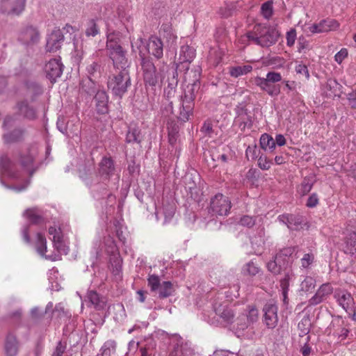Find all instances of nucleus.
<instances>
[{
    "label": "nucleus",
    "mask_w": 356,
    "mask_h": 356,
    "mask_svg": "<svg viewBox=\"0 0 356 356\" xmlns=\"http://www.w3.org/2000/svg\"><path fill=\"white\" fill-rule=\"evenodd\" d=\"M260 146L264 150L267 148L273 150L275 148V143L272 136L268 134H264L260 138Z\"/></svg>",
    "instance_id": "72a5a7b5"
},
{
    "label": "nucleus",
    "mask_w": 356,
    "mask_h": 356,
    "mask_svg": "<svg viewBox=\"0 0 356 356\" xmlns=\"http://www.w3.org/2000/svg\"><path fill=\"white\" fill-rule=\"evenodd\" d=\"M272 164V160L268 159L266 156L261 155L258 159V165L263 170L270 169Z\"/></svg>",
    "instance_id": "864d4df0"
},
{
    "label": "nucleus",
    "mask_w": 356,
    "mask_h": 356,
    "mask_svg": "<svg viewBox=\"0 0 356 356\" xmlns=\"http://www.w3.org/2000/svg\"><path fill=\"white\" fill-rule=\"evenodd\" d=\"M277 305L273 301L268 302L263 308L264 313V321L266 325L270 329L275 327L277 325Z\"/></svg>",
    "instance_id": "6e6552de"
},
{
    "label": "nucleus",
    "mask_w": 356,
    "mask_h": 356,
    "mask_svg": "<svg viewBox=\"0 0 356 356\" xmlns=\"http://www.w3.org/2000/svg\"><path fill=\"white\" fill-rule=\"evenodd\" d=\"M22 131L19 129L15 130L14 131L6 134L4 135V139L7 143H13L17 141L22 136Z\"/></svg>",
    "instance_id": "de8ad7c7"
},
{
    "label": "nucleus",
    "mask_w": 356,
    "mask_h": 356,
    "mask_svg": "<svg viewBox=\"0 0 356 356\" xmlns=\"http://www.w3.org/2000/svg\"><path fill=\"white\" fill-rule=\"evenodd\" d=\"M295 70L297 74L304 75L306 79L308 80L309 79V72L305 65L302 63L298 64L296 66Z\"/></svg>",
    "instance_id": "680f3d73"
},
{
    "label": "nucleus",
    "mask_w": 356,
    "mask_h": 356,
    "mask_svg": "<svg viewBox=\"0 0 356 356\" xmlns=\"http://www.w3.org/2000/svg\"><path fill=\"white\" fill-rule=\"evenodd\" d=\"M34 160V155L33 153L28 152L26 155L21 156L20 162L22 165L27 169L32 165Z\"/></svg>",
    "instance_id": "603ef678"
},
{
    "label": "nucleus",
    "mask_w": 356,
    "mask_h": 356,
    "mask_svg": "<svg viewBox=\"0 0 356 356\" xmlns=\"http://www.w3.org/2000/svg\"><path fill=\"white\" fill-rule=\"evenodd\" d=\"M182 105L179 110V119L183 122L188 121L193 114V102L181 99Z\"/></svg>",
    "instance_id": "4be33fe9"
},
{
    "label": "nucleus",
    "mask_w": 356,
    "mask_h": 356,
    "mask_svg": "<svg viewBox=\"0 0 356 356\" xmlns=\"http://www.w3.org/2000/svg\"><path fill=\"white\" fill-rule=\"evenodd\" d=\"M256 222V217L250 216H242L239 221L238 224L247 227H252Z\"/></svg>",
    "instance_id": "3c124183"
},
{
    "label": "nucleus",
    "mask_w": 356,
    "mask_h": 356,
    "mask_svg": "<svg viewBox=\"0 0 356 356\" xmlns=\"http://www.w3.org/2000/svg\"><path fill=\"white\" fill-rule=\"evenodd\" d=\"M18 112L24 118L33 120L36 118V111L33 106H29L26 100L20 101L17 104Z\"/></svg>",
    "instance_id": "a211bd4d"
},
{
    "label": "nucleus",
    "mask_w": 356,
    "mask_h": 356,
    "mask_svg": "<svg viewBox=\"0 0 356 356\" xmlns=\"http://www.w3.org/2000/svg\"><path fill=\"white\" fill-rule=\"evenodd\" d=\"M294 252V249L291 247L285 248L281 250L276 254V259L277 261H285L286 258H289Z\"/></svg>",
    "instance_id": "a18cd8bd"
},
{
    "label": "nucleus",
    "mask_w": 356,
    "mask_h": 356,
    "mask_svg": "<svg viewBox=\"0 0 356 356\" xmlns=\"http://www.w3.org/2000/svg\"><path fill=\"white\" fill-rule=\"evenodd\" d=\"M86 298L96 309L100 310L104 308L105 302L96 291H89L87 293Z\"/></svg>",
    "instance_id": "a878e982"
},
{
    "label": "nucleus",
    "mask_w": 356,
    "mask_h": 356,
    "mask_svg": "<svg viewBox=\"0 0 356 356\" xmlns=\"http://www.w3.org/2000/svg\"><path fill=\"white\" fill-rule=\"evenodd\" d=\"M15 164L10 160L7 156H1L0 157V168L8 176L15 177L13 172Z\"/></svg>",
    "instance_id": "c85d7f7f"
},
{
    "label": "nucleus",
    "mask_w": 356,
    "mask_h": 356,
    "mask_svg": "<svg viewBox=\"0 0 356 356\" xmlns=\"http://www.w3.org/2000/svg\"><path fill=\"white\" fill-rule=\"evenodd\" d=\"M235 124L238 125L241 131L246 128H251L252 124V118L245 111H241L234 120Z\"/></svg>",
    "instance_id": "6ab92c4d"
},
{
    "label": "nucleus",
    "mask_w": 356,
    "mask_h": 356,
    "mask_svg": "<svg viewBox=\"0 0 356 356\" xmlns=\"http://www.w3.org/2000/svg\"><path fill=\"white\" fill-rule=\"evenodd\" d=\"M163 36L166 39L168 46L171 47L176 43L177 35L170 29L165 30Z\"/></svg>",
    "instance_id": "6e6d98bb"
},
{
    "label": "nucleus",
    "mask_w": 356,
    "mask_h": 356,
    "mask_svg": "<svg viewBox=\"0 0 356 356\" xmlns=\"http://www.w3.org/2000/svg\"><path fill=\"white\" fill-rule=\"evenodd\" d=\"M260 269L252 261H249L243 267V273L245 275L254 276L259 273Z\"/></svg>",
    "instance_id": "58836bf2"
},
{
    "label": "nucleus",
    "mask_w": 356,
    "mask_h": 356,
    "mask_svg": "<svg viewBox=\"0 0 356 356\" xmlns=\"http://www.w3.org/2000/svg\"><path fill=\"white\" fill-rule=\"evenodd\" d=\"M309 325L310 323L308 318H304L298 323V328L301 331V333L300 334V336H303L309 333Z\"/></svg>",
    "instance_id": "13d9d810"
},
{
    "label": "nucleus",
    "mask_w": 356,
    "mask_h": 356,
    "mask_svg": "<svg viewBox=\"0 0 356 356\" xmlns=\"http://www.w3.org/2000/svg\"><path fill=\"white\" fill-rule=\"evenodd\" d=\"M25 0H3L1 9L8 15H19L24 9Z\"/></svg>",
    "instance_id": "f8f14e48"
},
{
    "label": "nucleus",
    "mask_w": 356,
    "mask_h": 356,
    "mask_svg": "<svg viewBox=\"0 0 356 356\" xmlns=\"http://www.w3.org/2000/svg\"><path fill=\"white\" fill-rule=\"evenodd\" d=\"M106 49L114 66L122 70L125 69L128 63L126 52L119 44V40L114 33L107 34Z\"/></svg>",
    "instance_id": "f03ea898"
},
{
    "label": "nucleus",
    "mask_w": 356,
    "mask_h": 356,
    "mask_svg": "<svg viewBox=\"0 0 356 356\" xmlns=\"http://www.w3.org/2000/svg\"><path fill=\"white\" fill-rule=\"evenodd\" d=\"M294 277L293 272L291 269H288L284 273V277L280 280V288L283 296V301L286 304L288 302V291L289 288V282Z\"/></svg>",
    "instance_id": "aec40b11"
},
{
    "label": "nucleus",
    "mask_w": 356,
    "mask_h": 356,
    "mask_svg": "<svg viewBox=\"0 0 356 356\" xmlns=\"http://www.w3.org/2000/svg\"><path fill=\"white\" fill-rule=\"evenodd\" d=\"M119 17H120L122 23L124 24L127 31L128 32H129L130 30L132 31V29H133V27L131 26L132 21H133L132 17L129 15H127L125 13H120Z\"/></svg>",
    "instance_id": "c03bdc74"
},
{
    "label": "nucleus",
    "mask_w": 356,
    "mask_h": 356,
    "mask_svg": "<svg viewBox=\"0 0 356 356\" xmlns=\"http://www.w3.org/2000/svg\"><path fill=\"white\" fill-rule=\"evenodd\" d=\"M114 170L113 161L111 158L104 157L99 163V172L109 177L113 174Z\"/></svg>",
    "instance_id": "b1692460"
},
{
    "label": "nucleus",
    "mask_w": 356,
    "mask_h": 356,
    "mask_svg": "<svg viewBox=\"0 0 356 356\" xmlns=\"http://www.w3.org/2000/svg\"><path fill=\"white\" fill-rule=\"evenodd\" d=\"M195 56V49L188 46L184 45L181 47L179 52V59L182 63H190Z\"/></svg>",
    "instance_id": "393cba45"
},
{
    "label": "nucleus",
    "mask_w": 356,
    "mask_h": 356,
    "mask_svg": "<svg viewBox=\"0 0 356 356\" xmlns=\"http://www.w3.org/2000/svg\"><path fill=\"white\" fill-rule=\"evenodd\" d=\"M286 63L285 59L281 56H273L267 61V65L272 66L273 68L279 69L282 67Z\"/></svg>",
    "instance_id": "79ce46f5"
},
{
    "label": "nucleus",
    "mask_w": 356,
    "mask_h": 356,
    "mask_svg": "<svg viewBox=\"0 0 356 356\" xmlns=\"http://www.w3.org/2000/svg\"><path fill=\"white\" fill-rule=\"evenodd\" d=\"M296 39V31L295 29H291L286 33V44L291 47L294 44Z\"/></svg>",
    "instance_id": "69168bd1"
},
{
    "label": "nucleus",
    "mask_w": 356,
    "mask_h": 356,
    "mask_svg": "<svg viewBox=\"0 0 356 356\" xmlns=\"http://www.w3.org/2000/svg\"><path fill=\"white\" fill-rule=\"evenodd\" d=\"M313 185L314 183L309 178L305 177L300 185L298 186L297 191L300 195L304 196L310 192Z\"/></svg>",
    "instance_id": "4c0bfd02"
},
{
    "label": "nucleus",
    "mask_w": 356,
    "mask_h": 356,
    "mask_svg": "<svg viewBox=\"0 0 356 356\" xmlns=\"http://www.w3.org/2000/svg\"><path fill=\"white\" fill-rule=\"evenodd\" d=\"M40 33L38 29L32 25L22 27L18 35V40L26 45H33L39 42Z\"/></svg>",
    "instance_id": "0eeeda50"
},
{
    "label": "nucleus",
    "mask_w": 356,
    "mask_h": 356,
    "mask_svg": "<svg viewBox=\"0 0 356 356\" xmlns=\"http://www.w3.org/2000/svg\"><path fill=\"white\" fill-rule=\"evenodd\" d=\"M238 42L245 47L250 43L254 44V36L253 30L247 33L246 34L241 35L238 39Z\"/></svg>",
    "instance_id": "49530a36"
},
{
    "label": "nucleus",
    "mask_w": 356,
    "mask_h": 356,
    "mask_svg": "<svg viewBox=\"0 0 356 356\" xmlns=\"http://www.w3.org/2000/svg\"><path fill=\"white\" fill-rule=\"evenodd\" d=\"M216 313L227 324L232 323L234 321V314L232 309L228 307H219L218 308H216Z\"/></svg>",
    "instance_id": "bb28decb"
},
{
    "label": "nucleus",
    "mask_w": 356,
    "mask_h": 356,
    "mask_svg": "<svg viewBox=\"0 0 356 356\" xmlns=\"http://www.w3.org/2000/svg\"><path fill=\"white\" fill-rule=\"evenodd\" d=\"M314 261V254L313 253L305 254L303 257L300 259L301 267L307 268L313 264Z\"/></svg>",
    "instance_id": "5fc2aeb1"
},
{
    "label": "nucleus",
    "mask_w": 356,
    "mask_h": 356,
    "mask_svg": "<svg viewBox=\"0 0 356 356\" xmlns=\"http://www.w3.org/2000/svg\"><path fill=\"white\" fill-rule=\"evenodd\" d=\"M49 234L53 236L52 241L55 248L60 251L62 250V232L60 228L50 227L48 230ZM64 250V249H63Z\"/></svg>",
    "instance_id": "cd10ccee"
},
{
    "label": "nucleus",
    "mask_w": 356,
    "mask_h": 356,
    "mask_svg": "<svg viewBox=\"0 0 356 356\" xmlns=\"http://www.w3.org/2000/svg\"><path fill=\"white\" fill-rule=\"evenodd\" d=\"M343 251L346 254H354L356 253V232L353 231L347 234L343 246Z\"/></svg>",
    "instance_id": "5701e85b"
},
{
    "label": "nucleus",
    "mask_w": 356,
    "mask_h": 356,
    "mask_svg": "<svg viewBox=\"0 0 356 356\" xmlns=\"http://www.w3.org/2000/svg\"><path fill=\"white\" fill-rule=\"evenodd\" d=\"M254 44L262 47H268L275 44L279 37L280 32L274 26L255 25L253 28Z\"/></svg>",
    "instance_id": "7ed1b4c3"
},
{
    "label": "nucleus",
    "mask_w": 356,
    "mask_h": 356,
    "mask_svg": "<svg viewBox=\"0 0 356 356\" xmlns=\"http://www.w3.org/2000/svg\"><path fill=\"white\" fill-rule=\"evenodd\" d=\"M198 88L199 87L197 84H188L185 89L182 99L193 102L195 97V92L197 91Z\"/></svg>",
    "instance_id": "ea45409f"
},
{
    "label": "nucleus",
    "mask_w": 356,
    "mask_h": 356,
    "mask_svg": "<svg viewBox=\"0 0 356 356\" xmlns=\"http://www.w3.org/2000/svg\"><path fill=\"white\" fill-rule=\"evenodd\" d=\"M148 53L154 56L156 58L159 59L163 55V43L161 40L154 35L149 38L147 44Z\"/></svg>",
    "instance_id": "4468645a"
},
{
    "label": "nucleus",
    "mask_w": 356,
    "mask_h": 356,
    "mask_svg": "<svg viewBox=\"0 0 356 356\" xmlns=\"http://www.w3.org/2000/svg\"><path fill=\"white\" fill-rule=\"evenodd\" d=\"M333 288L330 283H325L320 286L316 293L309 300V305H317L327 300L332 293Z\"/></svg>",
    "instance_id": "ddd939ff"
},
{
    "label": "nucleus",
    "mask_w": 356,
    "mask_h": 356,
    "mask_svg": "<svg viewBox=\"0 0 356 356\" xmlns=\"http://www.w3.org/2000/svg\"><path fill=\"white\" fill-rule=\"evenodd\" d=\"M280 222L285 224L290 229H298L302 223V218L300 216L285 213L277 217Z\"/></svg>",
    "instance_id": "dca6fc26"
},
{
    "label": "nucleus",
    "mask_w": 356,
    "mask_h": 356,
    "mask_svg": "<svg viewBox=\"0 0 356 356\" xmlns=\"http://www.w3.org/2000/svg\"><path fill=\"white\" fill-rule=\"evenodd\" d=\"M348 50L346 48H342L339 52H337L334 56V60L341 64L343 60L348 56Z\"/></svg>",
    "instance_id": "0e129e2a"
},
{
    "label": "nucleus",
    "mask_w": 356,
    "mask_h": 356,
    "mask_svg": "<svg viewBox=\"0 0 356 356\" xmlns=\"http://www.w3.org/2000/svg\"><path fill=\"white\" fill-rule=\"evenodd\" d=\"M64 36L62 31L58 29H54L47 36L46 50L49 52L58 51L63 42Z\"/></svg>",
    "instance_id": "9b49d317"
},
{
    "label": "nucleus",
    "mask_w": 356,
    "mask_h": 356,
    "mask_svg": "<svg viewBox=\"0 0 356 356\" xmlns=\"http://www.w3.org/2000/svg\"><path fill=\"white\" fill-rule=\"evenodd\" d=\"M18 341L15 335L9 334L6 339L5 352L7 356H15L18 353Z\"/></svg>",
    "instance_id": "412c9836"
},
{
    "label": "nucleus",
    "mask_w": 356,
    "mask_h": 356,
    "mask_svg": "<svg viewBox=\"0 0 356 356\" xmlns=\"http://www.w3.org/2000/svg\"><path fill=\"white\" fill-rule=\"evenodd\" d=\"M35 248L37 252L42 256H44L47 252V240L42 233H38L36 235Z\"/></svg>",
    "instance_id": "473e14b6"
},
{
    "label": "nucleus",
    "mask_w": 356,
    "mask_h": 356,
    "mask_svg": "<svg viewBox=\"0 0 356 356\" xmlns=\"http://www.w3.org/2000/svg\"><path fill=\"white\" fill-rule=\"evenodd\" d=\"M280 263L281 261H277L275 257L273 261L267 263V268L275 275L279 274L281 271Z\"/></svg>",
    "instance_id": "09e8293b"
},
{
    "label": "nucleus",
    "mask_w": 356,
    "mask_h": 356,
    "mask_svg": "<svg viewBox=\"0 0 356 356\" xmlns=\"http://www.w3.org/2000/svg\"><path fill=\"white\" fill-rule=\"evenodd\" d=\"M319 199L316 193H312L308 197L306 206L309 208H314L318 205Z\"/></svg>",
    "instance_id": "e2e57ef3"
},
{
    "label": "nucleus",
    "mask_w": 356,
    "mask_h": 356,
    "mask_svg": "<svg viewBox=\"0 0 356 356\" xmlns=\"http://www.w3.org/2000/svg\"><path fill=\"white\" fill-rule=\"evenodd\" d=\"M232 323H234L233 327L238 330H245L250 324L244 314L239 315Z\"/></svg>",
    "instance_id": "c9c22d12"
},
{
    "label": "nucleus",
    "mask_w": 356,
    "mask_h": 356,
    "mask_svg": "<svg viewBox=\"0 0 356 356\" xmlns=\"http://www.w3.org/2000/svg\"><path fill=\"white\" fill-rule=\"evenodd\" d=\"M97 113L104 114L108 112V97L104 90H98L95 96Z\"/></svg>",
    "instance_id": "f3484780"
},
{
    "label": "nucleus",
    "mask_w": 356,
    "mask_h": 356,
    "mask_svg": "<svg viewBox=\"0 0 356 356\" xmlns=\"http://www.w3.org/2000/svg\"><path fill=\"white\" fill-rule=\"evenodd\" d=\"M339 27V22L333 19L321 20L319 23L313 24L308 27L312 33H325L337 30Z\"/></svg>",
    "instance_id": "9d476101"
},
{
    "label": "nucleus",
    "mask_w": 356,
    "mask_h": 356,
    "mask_svg": "<svg viewBox=\"0 0 356 356\" xmlns=\"http://www.w3.org/2000/svg\"><path fill=\"white\" fill-rule=\"evenodd\" d=\"M232 205L229 198L221 193L216 194L210 201V211L216 216H227Z\"/></svg>",
    "instance_id": "423d86ee"
},
{
    "label": "nucleus",
    "mask_w": 356,
    "mask_h": 356,
    "mask_svg": "<svg viewBox=\"0 0 356 356\" xmlns=\"http://www.w3.org/2000/svg\"><path fill=\"white\" fill-rule=\"evenodd\" d=\"M201 130L205 134H207L209 136L211 137L212 136V134L213 133L212 122L211 121H209V120L206 121L204 123Z\"/></svg>",
    "instance_id": "338daca9"
},
{
    "label": "nucleus",
    "mask_w": 356,
    "mask_h": 356,
    "mask_svg": "<svg viewBox=\"0 0 356 356\" xmlns=\"http://www.w3.org/2000/svg\"><path fill=\"white\" fill-rule=\"evenodd\" d=\"M116 343L113 340L106 341L100 350V356H111L115 350Z\"/></svg>",
    "instance_id": "e433bc0d"
},
{
    "label": "nucleus",
    "mask_w": 356,
    "mask_h": 356,
    "mask_svg": "<svg viewBox=\"0 0 356 356\" xmlns=\"http://www.w3.org/2000/svg\"><path fill=\"white\" fill-rule=\"evenodd\" d=\"M66 349V344L62 341H59L56 346V350L53 353V356H62Z\"/></svg>",
    "instance_id": "774afa93"
},
{
    "label": "nucleus",
    "mask_w": 356,
    "mask_h": 356,
    "mask_svg": "<svg viewBox=\"0 0 356 356\" xmlns=\"http://www.w3.org/2000/svg\"><path fill=\"white\" fill-rule=\"evenodd\" d=\"M148 284L151 288V290L154 291L159 289L160 284V279L159 276L155 275H149L148 277Z\"/></svg>",
    "instance_id": "4d7b16f0"
},
{
    "label": "nucleus",
    "mask_w": 356,
    "mask_h": 356,
    "mask_svg": "<svg viewBox=\"0 0 356 356\" xmlns=\"http://www.w3.org/2000/svg\"><path fill=\"white\" fill-rule=\"evenodd\" d=\"M100 33V29L97 24V20H89L86 26L85 34L87 37H95Z\"/></svg>",
    "instance_id": "c756f323"
},
{
    "label": "nucleus",
    "mask_w": 356,
    "mask_h": 356,
    "mask_svg": "<svg viewBox=\"0 0 356 356\" xmlns=\"http://www.w3.org/2000/svg\"><path fill=\"white\" fill-rule=\"evenodd\" d=\"M131 85L130 77L126 69L120 70L117 74H113L108 81V87L115 95L122 97Z\"/></svg>",
    "instance_id": "39448f33"
},
{
    "label": "nucleus",
    "mask_w": 356,
    "mask_h": 356,
    "mask_svg": "<svg viewBox=\"0 0 356 356\" xmlns=\"http://www.w3.org/2000/svg\"><path fill=\"white\" fill-rule=\"evenodd\" d=\"M44 71L47 77L51 83L56 82V79L60 77L63 73V65L60 59L54 58L50 60L44 66Z\"/></svg>",
    "instance_id": "1a4fd4ad"
},
{
    "label": "nucleus",
    "mask_w": 356,
    "mask_h": 356,
    "mask_svg": "<svg viewBox=\"0 0 356 356\" xmlns=\"http://www.w3.org/2000/svg\"><path fill=\"white\" fill-rule=\"evenodd\" d=\"M159 289L161 298H165L172 296L175 291L172 284L169 281H165L161 284Z\"/></svg>",
    "instance_id": "7c9ffc66"
},
{
    "label": "nucleus",
    "mask_w": 356,
    "mask_h": 356,
    "mask_svg": "<svg viewBox=\"0 0 356 356\" xmlns=\"http://www.w3.org/2000/svg\"><path fill=\"white\" fill-rule=\"evenodd\" d=\"M245 156L248 159H255L258 156L257 145H249L245 150Z\"/></svg>",
    "instance_id": "052dcab7"
},
{
    "label": "nucleus",
    "mask_w": 356,
    "mask_h": 356,
    "mask_svg": "<svg viewBox=\"0 0 356 356\" xmlns=\"http://www.w3.org/2000/svg\"><path fill=\"white\" fill-rule=\"evenodd\" d=\"M282 75L275 71L268 72L266 78L256 76L253 79L254 83L271 97L277 96L280 93V88L276 83L282 81Z\"/></svg>",
    "instance_id": "20e7f679"
},
{
    "label": "nucleus",
    "mask_w": 356,
    "mask_h": 356,
    "mask_svg": "<svg viewBox=\"0 0 356 356\" xmlns=\"http://www.w3.org/2000/svg\"><path fill=\"white\" fill-rule=\"evenodd\" d=\"M144 44L143 40L140 38L137 39L136 42L131 43V48L133 51H135V48H137L140 58V65L143 72V77L145 82V86H156L159 79L163 78L161 74L162 70L160 72H157L156 68L152 61V59L147 56L145 51L141 49V45Z\"/></svg>",
    "instance_id": "f257e3e1"
},
{
    "label": "nucleus",
    "mask_w": 356,
    "mask_h": 356,
    "mask_svg": "<svg viewBox=\"0 0 356 356\" xmlns=\"http://www.w3.org/2000/svg\"><path fill=\"white\" fill-rule=\"evenodd\" d=\"M252 70V67L250 65H238L231 67L229 73L232 76L238 77L239 76L246 74Z\"/></svg>",
    "instance_id": "2f4dec72"
},
{
    "label": "nucleus",
    "mask_w": 356,
    "mask_h": 356,
    "mask_svg": "<svg viewBox=\"0 0 356 356\" xmlns=\"http://www.w3.org/2000/svg\"><path fill=\"white\" fill-rule=\"evenodd\" d=\"M273 13V1L272 0L267 1L261 5V14L265 19H270Z\"/></svg>",
    "instance_id": "f704fd0d"
},
{
    "label": "nucleus",
    "mask_w": 356,
    "mask_h": 356,
    "mask_svg": "<svg viewBox=\"0 0 356 356\" xmlns=\"http://www.w3.org/2000/svg\"><path fill=\"white\" fill-rule=\"evenodd\" d=\"M24 215L33 222L39 223L41 220V218L38 216L33 209H27L24 212Z\"/></svg>",
    "instance_id": "bf43d9fd"
},
{
    "label": "nucleus",
    "mask_w": 356,
    "mask_h": 356,
    "mask_svg": "<svg viewBox=\"0 0 356 356\" xmlns=\"http://www.w3.org/2000/svg\"><path fill=\"white\" fill-rule=\"evenodd\" d=\"M140 131L137 129H129L126 135V143H138L140 142V139L139 138Z\"/></svg>",
    "instance_id": "37998d69"
},
{
    "label": "nucleus",
    "mask_w": 356,
    "mask_h": 356,
    "mask_svg": "<svg viewBox=\"0 0 356 356\" xmlns=\"http://www.w3.org/2000/svg\"><path fill=\"white\" fill-rule=\"evenodd\" d=\"M246 316L247 319L250 323H252L257 321L259 317V312L257 309L254 306H249L248 314H244Z\"/></svg>",
    "instance_id": "8fccbe9b"
},
{
    "label": "nucleus",
    "mask_w": 356,
    "mask_h": 356,
    "mask_svg": "<svg viewBox=\"0 0 356 356\" xmlns=\"http://www.w3.org/2000/svg\"><path fill=\"white\" fill-rule=\"evenodd\" d=\"M334 298L338 304L346 311L350 309L354 304V299L351 294L343 290H338L334 293Z\"/></svg>",
    "instance_id": "2eb2a0df"
},
{
    "label": "nucleus",
    "mask_w": 356,
    "mask_h": 356,
    "mask_svg": "<svg viewBox=\"0 0 356 356\" xmlns=\"http://www.w3.org/2000/svg\"><path fill=\"white\" fill-rule=\"evenodd\" d=\"M316 280L311 276H306L300 284L301 290L303 291H309L314 289Z\"/></svg>",
    "instance_id": "a19ab883"
}]
</instances>
